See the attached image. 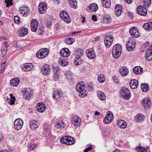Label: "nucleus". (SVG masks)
<instances>
[{"label": "nucleus", "instance_id": "25", "mask_svg": "<svg viewBox=\"0 0 152 152\" xmlns=\"http://www.w3.org/2000/svg\"><path fill=\"white\" fill-rule=\"evenodd\" d=\"M46 9V6L43 3H40L38 6L39 12L41 14H43L45 12Z\"/></svg>", "mask_w": 152, "mask_h": 152}, {"label": "nucleus", "instance_id": "58", "mask_svg": "<svg viewBox=\"0 0 152 152\" xmlns=\"http://www.w3.org/2000/svg\"><path fill=\"white\" fill-rule=\"evenodd\" d=\"M151 0H143L145 5H148L150 4Z\"/></svg>", "mask_w": 152, "mask_h": 152}, {"label": "nucleus", "instance_id": "52", "mask_svg": "<svg viewBox=\"0 0 152 152\" xmlns=\"http://www.w3.org/2000/svg\"><path fill=\"white\" fill-rule=\"evenodd\" d=\"M86 88L88 91L92 90L93 89L92 83H87L86 86Z\"/></svg>", "mask_w": 152, "mask_h": 152}, {"label": "nucleus", "instance_id": "60", "mask_svg": "<svg viewBox=\"0 0 152 152\" xmlns=\"http://www.w3.org/2000/svg\"><path fill=\"white\" fill-rule=\"evenodd\" d=\"M149 48V47L147 48L146 46H145V45H143L141 46L140 50L142 52H144L147 50V48Z\"/></svg>", "mask_w": 152, "mask_h": 152}, {"label": "nucleus", "instance_id": "29", "mask_svg": "<svg viewBox=\"0 0 152 152\" xmlns=\"http://www.w3.org/2000/svg\"><path fill=\"white\" fill-rule=\"evenodd\" d=\"M30 126L31 129L33 130L38 128L39 124L37 121L31 120L30 122Z\"/></svg>", "mask_w": 152, "mask_h": 152}, {"label": "nucleus", "instance_id": "57", "mask_svg": "<svg viewBox=\"0 0 152 152\" xmlns=\"http://www.w3.org/2000/svg\"><path fill=\"white\" fill-rule=\"evenodd\" d=\"M36 144L33 143H31L29 144V149L33 150L35 148Z\"/></svg>", "mask_w": 152, "mask_h": 152}, {"label": "nucleus", "instance_id": "12", "mask_svg": "<svg viewBox=\"0 0 152 152\" xmlns=\"http://www.w3.org/2000/svg\"><path fill=\"white\" fill-rule=\"evenodd\" d=\"M72 124L76 127L80 126L81 124V119L77 115L73 116L72 118Z\"/></svg>", "mask_w": 152, "mask_h": 152}, {"label": "nucleus", "instance_id": "53", "mask_svg": "<svg viewBox=\"0 0 152 152\" xmlns=\"http://www.w3.org/2000/svg\"><path fill=\"white\" fill-rule=\"evenodd\" d=\"M69 75H69V74H67L66 75V76H67V78L68 80H70V81H69L70 84L71 85H72L74 83L75 80L73 78H72L71 77H69Z\"/></svg>", "mask_w": 152, "mask_h": 152}, {"label": "nucleus", "instance_id": "64", "mask_svg": "<svg viewBox=\"0 0 152 152\" xmlns=\"http://www.w3.org/2000/svg\"><path fill=\"white\" fill-rule=\"evenodd\" d=\"M38 30H40L39 34H42L43 32V28L40 27L38 29Z\"/></svg>", "mask_w": 152, "mask_h": 152}, {"label": "nucleus", "instance_id": "9", "mask_svg": "<svg viewBox=\"0 0 152 152\" xmlns=\"http://www.w3.org/2000/svg\"><path fill=\"white\" fill-rule=\"evenodd\" d=\"M129 32L131 35L134 38H138L140 36L138 29L135 26L130 28Z\"/></svg>", "mask_w": 152, "mask_h": 152}, {"label": "nucleus", "instance_id": "4", "mask_svg": "<svg viewBox=\"0 0 152 152\" xmlns=\"http://www.w3.org/2000/svg\"><path fill=\"white\" fill-rule=\"evenodd\" d=\"M60 140L61 143L68 145H72L75 142L74 138L69 136H64L61 138Z\"/></svg>", "mask_w": 152, "mask_h": 152}, {"label": "nucleus", "instance_id": "7", "mask_svg": "<svg viewBox=\"0 0 152 152\" xmlns=\"http://www.w3.org/2000/svg\"><path fill=\"white\" fill-rule=\"evenodd\" d=\"M22 93L24 97L26 100H29L31 99L32 95V92L29 88H24L22 89Z\"/></svg>", "mask_w": 152, "mask_h": 152}, {"label": "nucleus", "instance_id": "20", "mask_svg": "<svg viewBox=\"0 0 152 152\" xmlns=\"http://www.w3.org/2000/svg\"><path fill=\"white\" fill-rule=\"evenodd\" d=\"M60 53L61 56L63 57H67L70 56V52L68 48H64L61 50Z\"/></svg>", "mask_w": 152, "mask_h": 152}, {"label": "nucleus", "instance_id": "18", "mask_svg": "<svg viewBox=\"0 0 152 152\" xmlns=\"http://www.w3.org/2000/svg\"><path fill=\"white\" fill-rule=\"evenodd\" d=\"M87 57L90 59H93L96 57V54L93 49L92 48L88 49L86 51Z\"/></svg>", "mask_w": 152, "mask_h": 152}, {"label": "nucleus", "instance_id": "59", "mask_svg": "<svg viewBox=\"0 0 152 152\" xmlns=\"http://www.w3.org/2000/svg\"><path fill=\"white\" fill-rule=\"evenodd\" d=\"M111 132V131L110 129H106L105 130L104 134L106 136H108L110 135V134Z\"/></svg>", "mask_w": 152, "mask_h": 152}, {"label": "nucleus", "instance_id": "6", "mask_svg": "<svg viewBox=\"0 0 152 152\" xmlns=\"http://www.w3.org/2000/svg\"><path fill=\"white\" fill-rule=\"evenodd\" d=\"M60 18L67 23L71 22V20L69 14L66 11L63 10L60 13Z\"/></svg>", "mask_w": 152, "mask_h": 152}, {"label": "nucleus", "instance_id": "41", "mask_svg": "<svg viewBox=\"0 0 152 152\" xmlns=\"http://www.w3.org/2000/svg\"><path fill=\"white\" fill-rule=\"evenodd\" d=\"M102 3L103 6L105 8H109L110 6V0H102Z\"/></svg>", "mask_w": 152, "mask_h": 152}, {"label": "nucleus", "instance_id": "46", "mask_svg": "<svg viewBox=\"0 0 152 152\" xmlns=\"http://www.w3.org/2000/svg\"><path fill=\"white\" fill-rule=\"evenodd\" d=\"M10 99L9 101L8 102L9 103L10 105H13L15 103V98L14 97L12 94H10Z\"/></svg>", "mask_w": 152, "mask_h": 152}, {"label": "nucleus", "instance_id": "44", "mask_svg": "<svg viewBox=\"0 0 152 152\" xmlns=\"http://www.w3.org/2000/svg\"><path fill=\"white\" fill-rule=\"evenodd\" d=\"M75 56L81 57L83 54V50L80 49H77L75 51Z\"/></svg>", "mask_w": 152, "mask_h": 152}, {"label": "nucleus", "instance_id": "45", "mask_svg": "<svg viewBox=\"0 0 152 152\" xmlns=\"http://www.w3.org/2000/svg\"><path fill=\"white\" fill-rule=\"evenodd\" d=\"M9 46V45H6L5 46H3L2 48L1 54L3 56H5L7 52V48Z\"/></svg>", "mask_w": 152, "mask_h": 152}, {"label": "nucleus", "instance_id": "15", "mask_svg": "<svg viewBox=\"0 0 152 152\" xmlns=\"http://www.w3.org/2000/svg\"><path fill=\"white\" fill-rule=\"evenodd\" d=\"M145 58L148 61L152 60V44L146 51L145 53Z\"/></svg>", "mask_w": 152, "mask_h": 152}, {"label": "nucleus", "instance_id": "34", "mask_svg": "<svg viewBox=\"0 0 152 152\" xmlns=\"http://www.w3.org/2000/svg\"><path fill=\"white\" fill-rule=\"evenodd\" d=\"M59 64L62 66H66L68 65L69 63L64 58H61L58 60Z\"/></svg>", "mask_w": 152, "mask_h": 152}, {"label": "nucleus", "instance_id": "30", "mask_svg": "<svg viewBox=\"0 0 152 152\" xmlns=\"http://www.w3.org/2000/svg\"><path fill=\"white\" fill-rule=\"evenodd\" d=\"M19 82L20 80L17 77L12 79L10 81V84L13 86H17L19 84Z\"/></svg>", "mask_w": 152, "mask_h": 152}, {"label": "nucleus", "instance_id": "55", "mask_svg": "<svg viewBox=\"0 0 152 152\" xmlns=\"http://www.w3.org/2000/svg\"><path fill=\"white\" fill-rule=\"evenodd\" d=\"M14 21L15 23L18 24H19L20 23V20L19 17L16 15L15 16L14 18Z\"/></svg>", "mask_w": 152, "mask_h": 152}, {"label": "nucleus", "instance_id": "54", "mask_svg": "<svg viewBox=\"0 0 152 152\" xmlns=\"http://www.w3.org/2000/svg\"><path fill=\"white\" fill-rule=\"evenodd\" d=\"M12 0H5V2L6 3V7H9L13 5Z\"/></svg>", "mask_w": 152, "mask_h": 152}, {"label": "nucleus", "instance_id": "28", "mask_svg": "<svg viewBox=\"0 0 152 152\" xmlns=\"http://www.w3.org/2000/svg\"><path fill=\"white\" fill-rule=\"evenodd\" d=\"M117 124L121 129H124L127 126L126 122L123 120H119L117 121Z\"/></svg>", "mask_w": 152, "mask_h": 152}, {"label": "nucleus", "instance_id": "35", "mask_svg": "<svg viewBox=\"0 0 152 152\" xmlns=\"http://www.w3.org/2000/svg\"><path fill=\"white\" fill-rule=\"evenodd\" d=\"M68 2L70 6L71 7L75 9L77 8L76 0H68Z\"/></svg>", "mask_w": 152, "mask_h": 152}, {"label": "nucleus", "instance_id": "24", "mask_svg": "<svg viewBox=\"0 0 152 152\" xmlns=\"http://www.w3.org/2000/svg\"><path fill=\"white\" fill-rule=\"evenodd\" d=\"M122 13V7L120 4H117L115 6V13L117 16H120Z\"/></svg>", "mask_w": 152, "mask_h": 152}, {"label": "nucleus", "instance_id": "19", "mask_svg": "<svg viewBox=\"0 0 152 152\" xmlns=\"http://www.w3.org/2000/svg\"><path fill=\"white\" fill-rule=\"evenodd\" d=\"M41 71L42 73L44 75L48 74L50 71V67L48 64H45L42 68Z\"/></svg>", "mask_w": 152, "mask_h": 152}, {"label": "nucleus", "instance_id": "3", "mask_svg": "<svg viewBox=\"0 0 152 152\" xmlns=\"http://www.w3.org/2000/svg\"><path fill=\"white\" fill-rule=\"evenodd\" d=\"M120 94L123 98L125 100L129 99L131 96L129 90L126 87H122L120 90Z\"/></svg>", "mask_w": 152, "mask_h": 152}, {"label": "nucleus", "instance_id": "23", "mask_svg": "<svg viewBox=\"0 0 152 152\" xmlns=\"http://www.w3.org/2000/svg\"><path fill=\"white\" fill-rule=\"evenodd\" d=\"M36 108L39 112L42 113L45 110L46 107L43 103L39 102L37 104Z\"/></svg>", "mask_w": 152, "mask_h": 152}, {"label": "nucleus", "instance_id": "21", "mask_svg": "<svg viewBox=\"0 0 152 152\" xmlns=\"http://www.w3.org/2000/svg\"><path fill=\"white\" fill-rule=\"evenodd\" d=\"M38 22L35 19H32L31 23V28L33 32H36L38 28Z\"/></svg>", "mask_w": 152, "mask_h": 152}, {"label": "nucleus", "instance_id": "2", "mask_svg": "<svg viewBox=\"0 0 152 152\" xmlns=\"http://www.w3.org/2000/svg\"><path fill=\"white\" fill-rule=\"evenodd\" d=\"M121 51L122 48L120 44H117L115 45L112 51L113 57L115 58H118L121 55Z\"/></svg>", "mask_w": 152, "mask_h": 152}, {"label": "nucleus", "instance_id": "48", "mask_svg": "<svg viewBox=\"0 0 152 152\" xmlns=\"http://www.w3.org/2000/svg\"><path fill=\"white\" fill-rule=\"evenodd\" d=\"M111 21L110 17L109 15H105L103 18V21L104 23H109Z\"/></svg>", "mask_w": 152, "mask_h": 152}, {"label": "nucleus", "instance_id": "51", "mask_svg": "<svg viewBox=\"0 0 152 152\" xmlns=\"http://www.w3.org/2000/svg\"><path fill=\"white\" fill-rule=\"evenodd\" d=\"M53 74H58V72H59L60 70L59 69V66H54L53 67Z\"/></svg>", "mask_w": 152, "mask_h": 152}, {"label": "nucleus", "instance_id": "1", "mask_svg": "<svg viewBox=\"0 0 152 152\" xmlns=\"http://www.w3.org/2000/svg\"><path fill=\"white\" fill-rule=\"evenodd\" d=\"M85 84L83 82H80L78 83L76 86L77 91L79 92V96L81 97H84L86 96L88 93L84 88Z\"/></svg>", "mask_w": 152, "mask_h": 152}, {"label": "nucleus", "instance_id": "37", "mask_svg": "<svg viewBox=\"0 0 152 152\" xmlns=\"http://www.w3.org/2000/svg\"><path fill=\"white\" fill-rule=\"evenodd\" d=\"M143 27L146 30H151L152 29V23L149 22L144 23L143 25Z\"/></svg>", "mask_w": 152, "mask_h": 152}, {"label": "nucleus", "instance_id": "11", "mask_svg": "<svg viewBox=\"0 0 152 152\" xmlns=\"http://www.w3.org/2000/svg\"><path fill=\"white\" fill-rule=\"evenodd\" d=\"M113 39V37L111 35H109L105 37L104 39V43L106 47L108 48L111 45Z\"/></svg>", "mask_w": 152, "mask_h": 152}, {"label": "nucleus", "instance_id": "39", "mask_svg": "<svg viewBox=\"0 0 152 152\" xmlns=\"http://www.w3.org/2000/svg\"><path fill=\"white\" fill-rule=\"evenodd\" d=\"M142 71V68L140 66L135 67L133 69V72L135 74H139Z\"/></svg>", "mask_w": 152, "mask_h": 152}, {"label": "nucleus", "instance_id": "62", "mask_svg": "<svg viewBox=\"0 0 152 152\" xmlns=\"http://www.w3.org/2000/svg\"><path fill=\"white\" fill-rule=\"evenodd\" d=\"M97 16L94 15H93L92 16V20L94 21H97Z\"/></svg>", "mask_w": 152, "mask_h": 152}, {"label": "nucleus", "instance_id": "43", "mask_svg": "<svg viewBox=\"0 0 152 152\" xmlns=\"http://www.w3.org/2000/svg\"><path fill=\"white\" fill-rule=\"evenodd\" d=\"M89 9L93 12H96L98 9V7L96 4L93 3L89 6Z\"/></svg>", "mask_w": 152, "mask_h": 152}, {"label": "nucleus", "instance_id": "13", "mask_svg": "<svg viewBox=\"0 0 152 152\" xmlns=\"http://www.w3.org/2000/svg\"><path fill=\"white\" fill-rule=\"evenodd\" d=\"M137 11L138 14L141 16H145L147 14V10L144 6L140 5L137 8Z\"/></svg>", "mask_w": 152, "mask_h": 152}, {"label": "nucleus", "instance_id": "38", "mask_svg": "<svg viewBox=\"0 0 152 152\" xmlns=\"http://www.w3.org/2000/svg\"><path fill=\"white\" fill-rule=\"evenodd\" d=\"M134 118L137 122H140L143 121L144 117V116L142 114H139L135 116Z\"/></svg>", "mask_w": 152, "mask_h": 152}, {"label": "nucleus", "instance_id": "47", "mask_svg": "<svg viewBox=\"0 0 152 152\" xmlns=\"http://www.w3.org/2000/svg\"><path fill=\"white\" fill-rule=\"evenodd\" d=\"M142 90L144 92L147 91L149 89L148 86L147 84H142L141 85Z\"/></svg>", "mask_w": 152, "mask_h": 152}, {"label": "nucleus", "instance_id": "16", "mask_svg": "<svg viewBox=\"0 0 152 152\" xmlns=\"http://www.w3.org/2000/svg\"><path fill=\"white\" fill-rule=\"evenodd\" d=\"M33 67L32 64L30 63H26L21 66L22 70L24 71L28 72L31 71Z\"/></svg>", "mask_w": 152, "mask_h": 152}, {"label": "nucleus", "instance_id": "56", "mask_svg": "<svg viewBox=\"0 0 152 152\" xmlns=\"http://www.w3.org/2000/svg\"><path fill=\"white\" fill-rule=\"evenodd\" d=\"M6 61V60L5 59H2L1 61L2 64H1V72H2V71H4V67H5V64Z\"/></svg>", "mask_w": 152, "mask_h": 152}, {"label": "nucleus", "instance_id": "31", "mask_svg": "<svg viewBox=\"0 0 152 152\" xmlns=\"http://www.w3.org/2000/svg\"><path fill=\"white\" fill-rule=\"evenodd\" d=\"M120 74L123 76H126L129 73V70L126 67H122L119 69Z\"/></svg>", "mask_w": 152, "mask_h": 152}, {"label": "nucleus", "instance_id": "63", "mask_svg": "<svg viewBox=\"0 0 152 152\" xmlns=\"http://www.w3.org/2000/svg\"><path fill=\"white\" fill-rule=\"evenodd\" d=\"M43 129L45 131H48L49 132V130L48 129V126L47 125H46L44 126V127H43Z\"/></svg>", "mask_w": 152, "mask_h": 152}, {"label": "nucleus", "instance_id": "17", "mask_svg": "<svg viewBox=\"0 0 152 152\" xmlns=\"http://www.w3.org/2000/svg\"><path fill=\"white\" fill-rule=\"evenodd\" d=\"M131 38L128 42L126 44V48L129 51H132L134 49L135 47V41L133 40Z\"/></svg>", "mask_w": 152, "mask_h": 152}, {"label": "nucleus", "instance_id": "50", "mask_svg": "<svg viewBox=\"0 0 152 152\" xmlns=\"http://www.w3.org/2000/svg\"><path fill=\"white\" fill-rule=\"evenodd\" d=\"M136 150L138 152H145L147 151V148H143L140 146L136 147Z\"/></svg>", "mask_w": 152, "mask_h": 152}, {"label": "nucleus", "instance_id": "42", "mask_svg": "<svg viewBox=\"0 0 152 152\" xmlns=\"http://www.w3.org/2000/svg\"><path fill=\"white\" fill-rule=\"evenodd\" d=\"M75 41V39L72 37L67 38L65 40V43L68 45L72 44Z\"/></svg>", "mask_w": 152, "mask_h": 152}, {"label": "nucleus", "instance_id": "32", "mask_svg": "<svg viewBox=\"0 0 152 152\" xmlns=\"http://www.w3.org/2000/svg\"><path fill=\"white\" fill-rule=\"evenodd\" d=\"M28 33V29L25 27H22L20 29L19 35L20 37L26 36Z\"/></svg>", "mask_w": 152, "mask_h": 152}, {"label": "nucleus", "instance_id": "36", "mask_svg": "<svg viewBox=\"0 0 152 152\" xmlns=\"http://www.w3.org/2000/svg\"><path fill=\"white\" fill-rule=\"evenodd\" d=\"M97 95L99 99L101 100L104 101L105 100L106 96L103 92L101 91H98L97 92Z\"/></svg>", "mask_w": 152, "mask_h": 152}, {"label": "nucleus", "instance_id": "27", "mask_svg": "<svg viewBox=\"0 0 152 152\" xmlns=\"http://www.w3.org/2000/svg\"><path fill=\"white\" fill-rule=\"evenodd\" d=\"M130 86L132 89H135L137 88L138 85V80L135 79H132L130 82Z\"/></svg>", "mask_w": 152, "mask_h": 152}, {"label": "nucleus", "instance_id": "10", "mask_svg": "<svg viewBox=\"0 0 152 152\" xmlns=\"http://www.w3.org/2000/svg\"><path fill=\"white\" fill-rule=\"evenodd\" d=\"M23 124V121L20 118H17L14 122V127L17 130H19L22 128Z\"/></svg>", "mask_w": 152, "mask_h": 152}, {"label": "nucleus", "instance_id": "26", "mask_svg": "<svg viewBox=\"0 0 152 152\" xmlns=\"http://www.w3.org/2000/svg\"><path fill=\"white\" fill-rule=\"evenodd\" d=\"M62 95V93L60 90L55 91L53 95V97L54 99L56 100L59 99L60 97Z\"/></svg>", "mask_w": 152, "mask_h": 152}, {"label": "nucleus", "instance_id": "8", "mask_svg": "<svg viewBox=\"0 0 152 152\" xmlns=\"http://www.w3.org/2000/svg\"><path fill=\"white\" fill-rule=\"evenodd\" d=\"M113 119V116L112 113L110 111L108 112L103 119V123L105 124L110 123L112 121Z\"/></svg>", "mask_w": 152, "mask_h": 152}, {"label": "nucleus", "instance_id": "33", "mask_svg": "<svg viewBox=\"0 0 152 152\" xmlns=\"http://www.w3.org/2000/svg\"><path fill=\"white\" fill-rule=\"evenodd\" d=\"M65 126V123L61 120H58L56 123V126L58 129L63 128Z\"/></svg>", "mask_w": 152, "mask_h": 152}, {"label": "nucleus", "instance_id": "61", "mask_svg": "<svg viewBox=\"0 0 152 152\" xmlns=\"http://www.w3.org/2000/svg\"><path fill=\"white\" fill-rule=\"evenodd\" d=\"M59 77V75L58 74H53V80H57Z\"/></svg>", "mask_w": 152, "mask_h": 152}, {"label": "nucleus", "instance_id": "5", "mask_svg": "<svg viewBox=\"0 0 152 152\" xmlns=\"http://www.w3.org/2000/svg\"><path fill=\"white\" fill-rule=\"evenodd\" d=\"M49 53L47 48H42L39 50L36 53L37 57L39 59L43 58L46 57Z\"/></svg>", "mask_w": 152, "mask_h": 152}, {"label": "nucleus", "instance_id": "14", "mask_svg": "<svg viewBox=\"0 0 152 152\" xmlns=\"http://www.w3.org/2000/svg\"><path fill=\"white\" fill-rule=\"evenodd\" d=\"M141 102L142 106L145 109H149L151 105V100L148 98H144Z\"/></svg>", "mask_w": 152, "mask_h": 152}, {"label": "nucleus", "instance_id": "22", "mask_svg": "<svg viewBox=\"0 0 152 152\" xmlns=\"http://www.w3.org/2000/svg\"><path fill=\"white\" fill-rule=\"evenodd\" d=\"M26 6L24 5V7H20V8L19 12L21 14L23 15V16L26 17L29 12V10L28 9Z\"/></svg>", "mask_w": 152, "mask_h": 152}, {"label": "nucleus", "instance_id": "49", "mask_svg": "<svg viewBox=\"0 0 152 152\" xmlns=\"http://www.w3.org/2000/svg\"><path fill=\"white\" fill-rule=\"evenodd\" d=\"M98 80L100 83H103L105 80V78L104 75L100 74L98 76Z\"/></svg>", "mask_w": 152, "mask_h": 152}, {"label": "nucleus", "instance_id": "40", "mask_svg": "<svg viewBox=\"0 0 152 152\" xmlns=\"http://www.w3.org/2000/svg\"><path fill=\"white\" fill-rule=\"evenodd\" d=\"M82 60L80 56H75L74 63L75 65H78L81 64Z\"/></svg>", "mask_w": 152, "mask_h": 152}]
</instances>
